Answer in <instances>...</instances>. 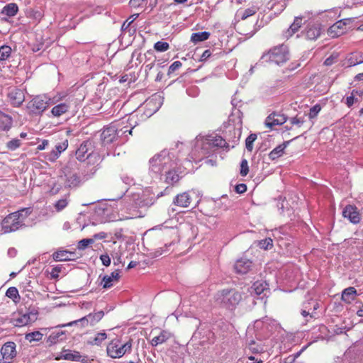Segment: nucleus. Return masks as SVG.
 Returning <instances> with one entry per match:
<instances>
[{"label": "nucleus", "mask_w": 363, "mask_h": 363, "mask_svg": "<svg viewBox=\"0 0 363 363\" xmlns=\"http://www.w3.org/2000/svg\"><path fill=\"white\" fill-rule=\"evenodd\" d=\"M356 308H357V311L356 312V314L359 317H363V303L360 301H356Z\"/></svg>", "instance_id": "nucleus-64"}, {"label": "nucleus", "mask_w": 363, "mask_h": 363, "mask_svg": "<svg viewBox=\"0 0 363 363\" xmlns=\"http://www.w3.org/2000/svg\"><path fill=\"white\" fill-rule=\"evenodd\" d=\"M191 201L189 191H185L177 194L173 200V203L182 208H187L190 206Z\"/></svg>", "instance_id": "nucleus-18"}, {"label": "nucleus", "mask_w": 363, "mask_h": 363, "mask_svg": "<svg viewBox=\"0 0 363 363\" xmlns=\"http://www.w3.org/2000/svg\"><path fill=\"white\" fill-rule=\"evenodd\" d=\"M303 18L301 17H296L293 23L290 26L289 29L286 31V38H289L295 34L301 27Z\"/></svg>", "instance_id": "nucleus-30"}, {"label": "nucleus", "mask_w": 363, "mask_h": 363, "mask_svg": "<svg viewBox=\"0 0 363 363\" xmlns=\"http://www.w3.org/2000/svg\"><path fill=\"white\" fill-rule=\"evenodd\" d=\"M21 145V141L19 139H13L6 143V147L9 150L13 151Z\"/></svg>", "instance_id": "nucleus-46"}, {"label": "nucleus", "mask_w": 363, "mask_h": 363, "mask_svg": "<svg viewBox=\"0 0 363 363\" xmlns=\"http://www.w3.org/2000/svg\"><path fill=\"white\" fill-rule=\"evenodd\" d=\"M68 147V140L65 139L62 143H57L55 148L48 154L45 159L50 162H55L60 156L61 153Z\"/></svg>", "instance_id": "nucleus-12"}, {"label": "nucleus", "mask_w": 363, "mask_h": 363, "mask_svg": "<svg viewBox=\"0 0 363 363\" xmlns=\"http://www.w3.org/2000/svg\"><path fill=\"white\" fill-rule=\"evenodd\" d=\"M43 337V334L41 333L40 331H34L32 333H27L26 335V340H28L29 342L33 341H40L42 340Z\"/></svg>", "instance_id": "nucleus-43"}, {"label": "nucleus", "mask_w": 363, "mask_h": 363, "mask_svg": "<svg viewBox=\"0 0 363 363\" xmlns=\"http://www.w3.org/2000/svg\"><path fill=\"white\" fill-rule=\"evenodd\" d=\"M7 99L13 107H19L25 101V92L17 87H9L7 91Z\"/></svg>", "instance_id": "nucleus-5"}, {"label": "nucleus", "mask_w": 363, "mask_h": 363, "mask_svg": "<svg viewBox=\"0 0 363 363\" xmlns=\"http://www.w3.org/2000/svg\"><path fill=\"white\" fill-rule=\"evenodd\" d=\"M253 263L251 260L241 258L236 261L234 269L235 272L240 274H245L252 270Z\"/></svg>", "instance_id": "nucleus-15"}, {"label": "nucleus", "mask_w": 363, "mask_h": 363, "mask_svg": "<svg viewBox=\"0 0 363 363\" xmlns=\"http://www.w3.org/2000/svg\"><path fill=\"white\" fill-rule=\"evenodd\" d=\"M62 352H65V354H62L60 356H57L55 357L56 360L60 359H65V360H69V361H74V362H78L79 352L77 351H71L69 350H64Z\"/></svg>", "instance_id": "nucleus-31"}, {"label": "nucleus", "mask_w": 363, "mask_h": 363, "mask_svg": "<svg viewBox=\"0 0 363 363\" xmlns=\"http://www.w3.org/2000/svg\"><path fill=\"white\" fill-rule=\"evenodd\" d=\"M303 118L301 117H298L297 116L290 119V123L291 125H296L298 127H301L303 124Z\"/></svg>", "instance_id": "nucleus-56"}, {"label": "nucleus", "mask_w": 363, "mask_h": 363, "mask_svg": "<svg viewBox=\"0 0 363 363\" xmlns=\"http://www.w3.org/2000/svg\"><path fill=\"white\" fill-rule=\"evenodd\" d=\"M12 125V117L0 111V132L9 131L11 128Z\"/></svg>", "instance_id": "nucleus-21"}, {"label": "nucleus", "mask_w": 363, "mask_h": 363, "mask_svg": "<svg viewBox=\"0 0 363 363\" xmlns=\"http://www.w3.org/2000/svg\"><path fill=\"white\" fill-rule=\"evenodd\" d=\"M319 306L318 301L311 297L304 301L302 304L303 308H305V307H307L306 309L309 311H313L315 315L316 314L315 311L319 308Z\"/></svg>", "instance_id": "nucleus-36"}, {"label": "nucleus", "mask_w": 363, "mask_h": 363, "mask_svg": "<svg viewBox=\"0 0 363 363\" xmlns=\"http://www.w3.org/2000/svg\"><path fill=\"white\" fill-rule=\"evenodd\" d=\"M241 296H238L239 298H237V296H232L229 298V296H219L216 301H218L222 307L225 308L228 310H233L237 303L240 300Z\"/></svg>", "instance_id": "nucleus-19"}, {"label": "nucleus", "mask_w": 363, "mask_h": 363, "mask_svg": "<svg viewBox=\"0 0 363 363\" xmlns=\"http://www.w3.org/2000/svg\"><path fill=\"white\" fill-rule=\"evenodd\" d=\"M287 118L281 113H272L265 120V125L271 129L274 126L282 125L286 121Z\"/></svg>", "instance_id": "nucleus-14"}, {"label": "nucleus", "mask_w": 363, "mask_h": 363, "mask_svg": "<svg viewBox=\"0 0 363 363\" xmlns=\"http://www.w3.org/2000/svg\"><path fill=\"white\" fill-rule=\"evenodd\" d=\"M48 106V101L41 96H36L26 105V109L30 115H40Z\"/></svg>", "instance_id": "nucleus-3"}, {"label": "nucleus", "mask_w": 363, "mask_h": 363, "mask_svg": "<svg viewBox=\"0 0 363 363\" xmlns=\"http://www.w3.org/2000/svg\"><path fill=\"white\" fill-rule=\"evenodd\" d=\"M263 58L278 65H282L290 58L288 47L284 44L275 46L264 54Z\"/></svg>", "instance_id": "nucleus-2"}, {"label": "nucleus", "mask_w": 363, "mask_h": 363, "mask_svg": "<svg viewBox=\"0 0 363 363\" xmlns=\"http://www.w3.org/2000/svg\"><path fill=\"white\" fill-rule=\"evenodd\" d=\"M321 110L319 104H316L310 109L309 117L311 118H315Z\"/></svg>", "instance_id": "nucleus-55"}, {"label": "nucleus", "mask_w": 363, "mask_h": 363, "mask_svg": "<svg viewBox=\"0 0 363 363\" xmlns=\"http://www.w3.org/2000/svg\"><path fill=\"white\" fill-rule=\"evenodd\" d=\"M235 190L238 194H243L247 191V185L245 184H237Z\"/></svg>", "instance_id": "nucleus-63"}, {"label": "nucleus", "mask_w": 363, "mask_h": 363, "mask_svg": "<svg viewBox=\"0 0 363 363\" xmlns=\"http://www.w3.org/2000/svg\"><path fill=\"white\" fill-rule=\"evenodd\" d=\"M114 123L117 128L118 138L121 137L127 133H128L129 135L132 134L133 128H130L128 125H125V123L124 121H116Z\"/></svg>", "instance_id": "nucleus-34"}, {"label": "nucleus", "mask_w": 363, "mask_h": 363, "mask_svg": "<svg viewBox=\"0 0 363 363\" xmlns=\"http://www.w3.org/2000/svg\"><path fill=\"white\" fill-rule=\"evenodd\" d=\"M80 180L79 177L77 174H73L70 177V178L68 179L69 186H77L79 183Z\"/></svg>", "instance_id": "nucleus-58"}, {"label": "nucleus", "mask_w": 363, "mask_h": 363, "mask_svg": "<svg viewBox=\"0 0 363 363\" xmlns=\"http://www.w3.org/2000/svg\"><path fill=\"white\" fill-rule=\"evenodd\" d=\"M170 337V333L166 330H162L159 335L155 337L151 340L150 343L152 346L156 347L158 345L165 342Z\"/></svg>", "instance_id": "nucleus-33"}, {"label": "nucleus", "mask_w": 363, "mask_h": 363, "mask_svg": "<svg viewBox=\"0 0 363 363\" xmlns=\"http://www.w3.org/2000/svg\"><path fill=\"white\" fill-rule=\"evenodd\" d=\"M23 212L30 213L29 208H22L9 214L4 218L1 223V230L4 233L14 232L23 225L26 218V216H23Z\"/></svg>", "instance_id": "nucleus-1"}, {"label": "nucleus", "mask_w": 363, "mask_h": 363, "mask_svg": "<svg viewBox=\"0 0 363 363\" xmlns=\"http://www.w3.org/2000/svg\"><path fill=\"white\" fill-rule=\"evenodd\" d=\"M117 342H118V340H116V342L113 340L107 346V354L111 358L121 357L127 352H130L131 350L132 345L130 342H127L120 347L118 345Z\"/></svg>", "instance_id": "nucleus-4"}, {"label": "nucleus", "mask_w": 363, "mask_h": 363, "mask_svg": "<svg viewBox=\"0 0 363 363\" xmlns=\"http://www.w3.org/2000/svg\"><path fill=\"white\" fill-rule=\"evenodd\" d=\"M362 63H363V52H353L347 55L345 58L341 61V66L348 68Z\"/></svg>", "instance_id": "nucleus-7"}, {"label": "nucleus", "mask_w": 363, "mask_h": 363, "mask_svg": "<svg viewBox=\"0 0 363 363\" xmlns=\"http://www.w3.org/2000/svg\"><path fill=\"white\" fill-rule=\"evenodd\" d=\"M290 141L284 142L273 149L269 154V159L272 160H275L282 156L284 153L285 148L287 147Z\"/></svg>", "instance_id": "nucleus-28"}, {"label": "nucleus", "mask_w": 363, "mask_h": 363, "mask_svg": "<svg viewBox=\"0 0 363 363\" xmlns=\"http://www.w3.org/2000/svg\"><path fill=\"white\" fill-rule=\"evenodd\" d=\"M18 11V7L15 3H10L6 4L1 10V13L7 16H14Z\"/></svg>", "instance_id": "nucleus-35"}, {"label": "nucleus", "mask_w": 363, "mask_h": 363, "mask_svg": "<svg viewBox=\"0 0 363 363\" xmlns=\"http://www.w3.org/2000/svg\"><path fill=\"white\" fill-rule=\"evenodd\" d=\"M342 216L353 224H357L361 220L360 213L357 208L353 205H347L342 211Z\"/></svg>", "instance_id": "nucleus-9"}, {"label": "nucleus", "mask_w": 363, "mask_h": 363, "mask_svg": "<svg viewBox=\"0 0 363 363\" xmlns=\"http://www.w3.org/2000/svg\"><path fill=\"white\" fill-rule=\"evenodd\" d=\"M269 4L271 9H274L275 11L280 12L286 8L285 0H272Z\"/></svg>", "instance_id": "nucleus-40"}, {"label": "nucleus", "mask_w": 363, "mask_h": 363, "mask_svg": "<svg viewBox=\"0 0 363 363\" xmlns=\"http://www.w3.org/2000/svg\"><path fill=\"white\" fill-rule=\"evenodd\" d=\"M90 325L89 319L88 318L87 315H85L78 320L71 321L66 324H61L56 326V328H65L67 326H72V325H80L82 328H85L86 326Z\"/></svg>", "instance_id": "nucleus-32"}, {"label": "nucleus", "mask_w": 363, "mask_h": 363, "mask_svg": "<svg viewBox=\"0 0 363 363\" xmlns=\"http://www.w3.org/2000/svg\"><path fill=\"white\" fill-rule=\"evenodd\" d=\"M52 257L55 262L73 261L77 259L74 252L69 251L67 250H57L52 254Z\"/></svg>", "instance_id": "nucleus-13"}, {"label": "nucleus", "mask_w": 363, "mask_h": 363, "mask_svg": "<svg viewBox=\"0 0 363 363\" xmlns=\"http://www.w3.org/2000/svg\"><path fill=\"white\" fill-rule=\"evenodd\" d=\"M321 34V26L320 24H308L304 30L306 39L315 40Z\"/></svg>", "instance_id": "nucleus-16"}, {"label": "nucleus", "mask_w": 363, "mask_h": 363, "mask_svg": "<svg viewBox=\"0 0 363 363\" xmlns=\"http://www.w3.org/2000/svg\"><path fill=\"white\" fill-rule=\"evenodd\" d=\"M259 8L257 5H252L245 10L238 11L236 16L243 21L250 16H254L259 11Z\"/></svg>", "instance_id": "nucleus-24"}, {"label": "nucleus", "mask_w": 363, "mask_h": 363, "mask_svg": "<svg viewBox=\"0 0 363 363\" xmlns=\"http://www.w3.org/2000/svg\"><path fill=\"white\" fill-rule=\"evenodd\" d=\"M174 155L169 153L167 151H163V164L164 167V169H171L172 168H177L178 163L177 160L174 159Z\"/></svg>", "instance_id": "nucleus-26"}, {"label": "nucleus", "mask_w": 363, "mask_h": 363, "mask_svg": "<svg viewBox=\"0 0 363 363\" xmlns=\"http://www.w3.org/2000/svg\"><path fill=\"white\" fill-rule=\"evenodd\" d=\"M94 240L92 238H85L79 240L77 243V249L79 250H84L90 245L94 244Z\"/></svg>", "instance_id": "nucleus-45"}, {"label": "nucleus", "mask_w": 363, "mask_h": 363, "mask_svg": "<svg viewBox=\"0 0 363 363\" xmlns=\"http://www.w3.org/2000/svg\"><path fill=\"white\" fill-rule=\"evenodd\" d=\"M179 169L180 167L177 165V168L169 169L166 173L165 182L171 185L177 183L182 177L180 175L182 172H179Z\"/></svg>", "instance_id": "nucleus-20"}, {"label": "nucleus", "mask_w": 363, "mask_h": 363, "mask_svg": "<svg viewBox=\"0 0 363 363\" xmlns=\"http://www.w3.org/2000/svg\"><path fill=\"white\" fill-rule=\"evenodd\" d=\"M1 354L4 361H0V363H11V361L16 356L15 342H7L4 344L1 349Z\"/></svg>", "instance_id": "nucleus-6"}, {"label": "nucleus", "mask_w": 363, "mask_h": 363, "mask_svg": "<svg viewBox=\"0 0 363 363\" xmlns=\"http://www.w3.org/2000/svg\"><path fill=\"white\" fill-rule=\"evenodd\" d=\"M210 37V33L207 31L194 33L191 36V40L195 43L206 40Z\"/></svg>", "instance_id": "nucleus-37"}, {"label": "nucleus", "mask_w": 363, "mask_h": 363, "mask_svg": "<svg viewBox=\"0 0 363 363\" xmlns=\"http://www.w3.org/2000/svg\"><path fill=\"white\" fill-rule=\"evenodd\" d=\"M213 145L216 147H225L229 150L230 145L221 136H216L213 140Z\"/></svg>", "instance_id": "nucleus-44"}, {"label": "nucleus", "mask_w": 363, "mask_h": 363, "mask_svg": "<svg viewBox=\"0 0 363 363\" xmlns=\"http://www.w3.org/2000/svg\"><path fill=\"white\" fill-rule=\"evenodd\" d=\"M182 66V64L179 61L174 62L169 67L167 74L170 76L176 70L179 69Z\"/></svg>", "instance_id": "nucleus-54"}, {"label": "nucleus", "mask_w": 363, "mask_h": 363, "mask_svg": "<svg viewBox=\"0 0 363 363\" xmlns=\"http://www.w3.org/2000/svg\"><path fill=\"white\" fill-rule=\"evenodd\" d=\"M55 330L46 338L45 342L48 347H51L67 339L65 330H57L59 328H54Z\"/></svg>", "instance_id": "nucleus-10"}, {"label": "nucleus", "mask_w": 363, "mask_h": 363, "mask_svg": "<svg viewBox=\"0 0 363 363\" xmlns=\"http://www.w3.org/2000/svg\"><path fill=\"white\" fill-rule=\"evenodd\" d=\"M106 337L107 335L106 333H99L92 340H89L87 343L91 345H100Z\"/></svg>", "instance_id": "nucleus-41"}, {"label": "nucleus", "mask_w": 363, "mask_h": 363, "mask_svg": "<svg viewBox=\"0 0 363 363\" xmlns=\"http://www.w3.org/2000/svg\"><path fill=\"white\" fill-rule=\"evenodd\" d=\"M120 270L116 269L109 276H105L103 278L102 283L104 288H110L115 283H117L120 278Z\"/></svg>", "instance_id": "nucleus-22"}, {"label": "nucleus", "mask_w": 363, "mask_h": 363, "mask_svg": "<svg viewBox=\"0 0 363 363\" xmlns=\"http://www.w3.org/2000/svg\"><path fill=\"white\" fill-rule=\"evenodd\" d=\"M79 307L81 309H86L90 310L93 307V302L92 301H82L79 303Z\"/></svg>", "instance_id": "nucleus-59"}, {"label": "nucleus", "mask_w": 363, "mask_h": 363, "mask_svg": "<svg viewBox=\"0 0 363 363\" xmlns=\"http://www.w3.org/2000/svg\"><path fill=\"white\" fill-rule=\"evenodd\" d=\"M252 289L256 295H261L262 294L269 292V284L265 281L262 280L255 281Z\"/></svg>", "instance_id": "nucleus-27"}, {"label": "nucleus", "mask_w": 363, "mask_h": 363, "mask_svg": "<svg viewBox=\"0 0 363 363\" xmlns=\"http://www.w3.org/2000/svg\"><path fill=\"white\" fill-rule=\"evenodd\" d=\"M100 259L101 260L102 264L106 267H108L111 264V258L107 254L101 255L100 256Z\"/></svg>", "instance_id": "nucleus-61"}, {"label": "nucleus", "mask_w": 363, "mask_h": 363, "mask_svg": "<svg viewBox=\"0 0 363 363\" xmlns=\"http://www.w3.org/2000/svg\"><path fill=\"white\" fill-rule=\"evenodd\" d=\"M347 31V22L346 20H340L335 23L328 30V34L330 37L335 38H337Z\"/></svg>", "instance_id": "nucleus-11"}, {"label": "nucleus", "mask_w": 363, "mask_h": 363, "mask_svg": "<svg viewBox=\"0 0 363 363\" xmlns=\"http://www.w3.org/2000/svg\"><path fill=\"white\" fill-rule=\"evenodd\" d=\"M339 57L338 52H333L330 57L325 59L324 65L326 66H330L337 62Z\"/></svg>", "instance_id": "nucleus-51"}, {"label": "nucleus", "mask_w": 363, "mask_h": 363, "mask_svg": "<svg viewBox=\"0 0 363 363\" xmlns=\"http://www.w3.org/2000/svg\"><path fill=\"white\" fill-rule=\"evenodd\" d=\"M363 96V90L353 89L350 96L346 98V105L350 108L354 104L359 102Z\"/></svg>", "instance_id": "nucleus-25"}, {"label": "nucleus", "mask_w": 363, "mask_h": 363, "mask_svg": "<svg viewBox=\"0 0 363 363\" xmlns=\"http://www.w3.org/2000/svg\"><path fill=\"white\" fill-rule=\"evenodd\" d=\"M249 173L248 162L246 159H242L240 163V174L242 177H245Z\"/></svg>", "instance_id": "nucleus-50"}, {"label": "nucleus", "mask_w": 363, "mask_h": 363, "mask_svg": "<svg viewBox=\"0 0 363 363\" xmlns=\"http://www.w3.org/2000/svg\"><path fill=\"white\" fill-rule=\"evenodd\" d=\"M154 48L158 52H164L169 48V45L167 42L158 41L155 43Z\"/></svg>", "instance_id": "nucleus-49"}, {"label": "nucleus", "mask_w": 363, "mask_h": 363, "mask_svg": "<svg viewBox=\"0 0 363 363\" xmlns=\"http://www.w3.org/2000/svg\"><path fill=\"white\" fill-rule=\"evenodd\" d=\"M341 295H357V290L354 287H348L342 291Z\"/></svg>", "instance_id": "nucleus-62"}, {"label": "nucleus", "mask_w": 363, "mask_h": 363, "mask_svg": "<svg viewBox=\"0 0 363 363\" xmlns=\"http://www.w3.org/2000/svg\"><path fill=\"white\" fill-rule=\"evenodd\" d=\"M145 3V0H130L129 4L133 8H139L143 6Z\"/></svg>", "instance_id": "nucleus-60"}, {"label": "nucleus", "mask_w": 363, "mask_h": 363, "mask_svg": "<svg viewBox=\"0 0 363 363\" xmlns=\"http://www.w3.org/2000/svg\"><path fill=\"white\" fill-rule=\"evenodd\" d=\"M70 106L69 103L62 102L55 106L51 110V114L54 117H60L63 114L67 113L69 110Z\"/></svg>", "instance_id": "nucleus-23"}, {"label": "nucleus", "mask_w": 363, "mask_h": 363, "mask_svg": "<svg viewBox=\"0 0 363 363\" xmlns=\"http://www.w3.org/2000/svg\"><path fill=\"white\" fill-rule=\"evenodd\" d=\"M63 266L62 264L57 265L52 269L50 272V277L52 279H57L59 277L60 273L62 272L63 269Z\"/></svg>", "instance_id": "nucleus-53"}, {"label": "nucleus", "mask_w": 363, "mask_h": 363, "mask_svg": "<svg viewBox=\"0 0 363 363\" xmlns=\"http://www.w3.org/2000/svg\"><path fill=\"white\" fill-rule=\"evenodd\" d=\"M101 138L104 144H110L118 138L117 128L115 125V123H111L104 129Z\"/></svg>", "instance_id": "nucleus-8"}, {"label": "nucleus", "mask_w": 363, "mask_h": 363, "mask_svg": "<svg viewBox=\"0 0 363 363\" xmlns=\"http://www.w3.org/2000/svg\"><path fill=\"white\" fill-rule=\"evenodd\" d=\"M104 315V312L103 311H99L95 313H89L87 315L88 318L90 321V325H94L96 323H98L99 320L102 319V318Z\"/></svg>", "instance_id": "nucleus-39"}, {"label": "nucleus", "mask_w": 363, "mask_h": 363, "mask_svg": "<svg viewBox=\"0 0 363 363\" xmlns=\"http://www.w3.org/2000/svg\"><path fill=\"white\" fill-rule=\"evenodd\" d=\"M21 317L22 318L23 323H24L26 325L35 321V317L30 318V315H29V314H27L26 313L21 314Z\"/></svg>", "instance_id": "nucleus-57"}, {"label": "nucleus", "mask_w": 363, "mask_h": 363, "mask_svg": "<svg viewBox=\"0 0 363 363\" xmlns=\"http://www.w3.org/2000/svg\"><path fill=\"white\" fill-rule=\"evenodd\" d=\"M11 48L9 45H2L0 47V60H6L11 55Z\"/></svg>", "instance_id": "nucleus-42"}, {"label": "nucleus", "mask_w": 363, "mask_h": 363, "mask_svg": "<svg viewBox=\"0 0 363 363\" xmlns=\"http://www.w3.org/2000/svg\"><path fill=\"white\" fill-rule=\"evenodd\" d=\"M69 203V196H66L65 198L57 201L54 205V207L57 212H60L68 206Z\"/></svg>", "instance_id": "nucleus-38"}, {"label": "nucleus", "mask_w": 363, "mask_h": 363, "mask_svg": "<svg viewBox=\"0 0 363 363\" xmlns=\"http://www.w3.org/2000/svg\"><path fill=\"white\" fill-rule=\"evenodd\" d=\"M75 155L76 158L81 162L84 161L89 157L90 153L88 152L87 142H83L80 145L76 150Z\"/></svg>", "instance_id": "nucleus-29"}, {"label": "nucleus", "mask_w": 363, "mask_h": 363, "mask_svg": "<svg viewBox=\"0 0 363 363\" xmlns=\"http://www.w3.org/2000/svg\"><path fill=\"white\" fill-rule=\"evenodd\" d=\"M163 151L160 153L155 155L150 160V167L151 170L155 173H160L163 170H164V167L163 163Z\"/></svg>", "instance_id": "nucleus-17"}, {"label": "nucleus", "mask_w": 363, "mask_h": 363, "mask_svg": "<svg viewBox=\"0 0 363 363\" xmlns=\"http://www.w3.org/2000/svg\"><path fill=\"white\" fill-rule=\"evenodd\" d=\"M139 13H135L130 16L125 21L123 22L121 26L123 30H127L128 27L133 23V21L138 17Z\"/></svg>", "instance_id": "nucleus-52"}, {"label": "nucleus", "mask_w": 363, "mask_h": 363, "mask_svg": "<svg viewBox=\"0 0 363 363\" xmlns=\"http://www.w3.org/2000/svg\"><path fill=\"white\" fill-rule=\"evenodd\" d=\"M259 246L265 250H270L273 247V240L270 238H265L259 241Z\"/></svg>", "instance_id": "nucleus-48"}, {"label": "nucleus", "mask_w": 363, "mask_h": 363, "mask_svg": "<svg viewBox=\"0 0 363 363\" xmlns=\"http://www.w3.org/2000/svg\"><path fill=\"white\" fill-rule=\"evenodd\" d=\"M257 139V135L256 134H254V133H252L250 134L245 140V146H246V149L249 151V152H252V150H253V143Z\"/></svg>", "instance_id": "nucleus-47"}]
</instances>
